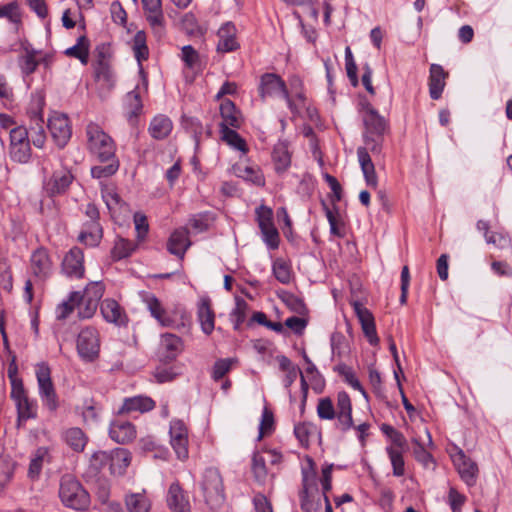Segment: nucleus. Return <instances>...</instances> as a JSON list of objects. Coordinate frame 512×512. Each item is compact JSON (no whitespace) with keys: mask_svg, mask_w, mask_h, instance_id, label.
<instances>
[{"mask_svg":"<svg viewBox=\"0 0 512 512\" xmlns=\"http://www.w3.org/2000/svg\"><path fill=\"white\" fill-rule=\"evenodd\" d=\"M363 122L365 146L373 155H380L383 147L384 134L388 128L386 119L369 103L363 104Z\"/></svg>","mask_w":512,"mask_h":512,"instance_id":"obj_1","label":"nucleus"},{"mask_svg":"<svg viewBox=\"0 0 512 512\" xmlns=\"http://www.w3.org/2000/svg\"><path fill=\"white\" fill-rule=\"evenodd\" d=\"M87 148L100 162L104 163L116 157V146L113 139L96 123L86 126Z\"/></svg>","mask_w":512,"mask_h":512,"instance_id":"obj_2","label":"nucleus"},{"mask_svg":"<svg viewBox=\"0 0 512 512\" xmlns=\"http://www.w3.org/2000/svg\"><path fill=\"white\" fill-rule=\"evenodd\" d=\"M205 503L211 512H217L225 504L224 485L221 474L216 468H207L200 483Z\"/></svg>","mask_w":512,"mask_h":512,"instance_id":"obj_3","label":"nucleus"},{"mask_svg":"<svg viewBox=\"0 0 512 512\" xmlns=\"http://www.w3.org/2000/svg\"><path fill=\"white\" fill-rule=\"evenodd\" d=\"M131 461L129 450H96L91 455V468L95 471L108 467L113 475H123Z\"/></svg>","mask_w":512,"mask_h":512,"instance_id":"obj_4","label":"nucleus"},{"mask_svg":"<svg viewBox=\"0 0 512 512\" xmlns=\"http://www.w3.org/2000/svg\"><path fill=\"white\" fill-rule=\"evenodd\" d=\"M59 496L65 506L75 510H85L90 505L88 492L71 475L61 478Z\"/></svg>","mask_w":512,"mask_h":512,"instance_id":"obj_5","label":"nucleus"},{"mask_svg":"<svg viewBox=\"0 0 512 512\" xmlns=\"http://www.w3.org/2000/svg\"><path fill=\"white\" fill-rule=\"evenodd\" d=\"M258 90L262 100L281 97L285 99L293 114L298 113L297 105L293 101L285 81L279 75L275 73L263 74L260 78Z\"/></svg>","mask_w":512,"mask_h":512,"instance_id":"obj_6","label":"nucleus"},{"mask_svg":"<svg viewBox=\"0 0 512 512\" xmlns=\"http://www.w3.org/2000/svg\"><path fill=\"white\" fill-rule=\"evenodd\" d=\"M100 346V333L95 327L86 326L80 330L76 339V349L82 361H96L99 358Z\"/></svg>","mask_w":512,"mask_h":512,"instance_id":"obj_7","label":"nucleus"},{"mask_svg":"<svg viewBox=\"0 0 512 512\" xmlns=\"http://www.w3.org/2000/svg\"><path fill=\"white\" fill-rule=\"evenodd\" d=\"M36 378L43 406L51 412L56 411L59 402L51 379V370L47 363L41 362L36 365Z\"/></svg>","mask_w":512,"mask_h":512,"instance_id":"obj_8","label":"nucleus"},{"mask_svg":"<svg viewBox=\"0 0 512 512\" xmlns=\"http://www.w3.org/2000/svg\"><path fill=\"white\" fill-rule=\"evenodd\" d=\"M10 396L15 402L18 420H27L36 416L35 405L29 400L24 389L22 380L12 379V389Z\"/></svg>","mask_w":512,"mask_h":512,"instance_id":"obj_9","label":"nucleus"},{"mask_svg":"<svg viewBox=\"0 0 512 512\" xmlns=\"http://www.w3.org/2000/svg\"><path fill=\"white\" fill-rule=\"evenodd\" d=\"M450 457L461 479L469 486L474 485L478 474L477 464L466 454L465 450H453Z\"/></svg>","mask_w":512,"mask_h":512,"instance_id":"obj_10","label":"nucleus"},{"mask_svg":"<svg viewBox=\"0 0 512 512\" xmlns=\"http://www.w3.org/2000/svg\"><path fill=\"white\" fill-rule=\"evenodd\" d=\"M148 21L153 33L161 38L165 33V18L161 0H141Z\"/></svg>","mask_w":512,"mask_h":512,"instance_id":"obj_11","label":"nucleus"},{"mask_svg":"<svg viewBox=\"0 0 512 512\" xmlns=\"http://www.w3.org/2000/svg\"><path fill=\"white\" fill-rule=\"evenodd\" d=\"M48 128L57 146L63 148L71 137L68 117L63 114H53L48 119Z\"/></svg>","mask_w":512,"mask_h":512,"instance_id":"obj_12","label":"nucleus"},{"mask_svg":"<svg viewBox=\"0 0 512 512\" xmlns=\"http://www.w3.org/2000/svg\"><path fill=\"white\" fill-rule=\"evenodd\" d=\"M183 347V341L179 336L172 333L162 334L158 348L160 360L164 362L175 360L183 351Z\"/></svg>","mask_w":512,"mask_h":512,"instance_id":"obj_13","label":"nucleus"},{"mask_svg":"<svg viewBox=\"0 0 512 512\" xmlns=\"http://www.w3.org/2000/svg\"><path fill=\"white\" fill-rule=\"evenodd\" d=\"M63 273L70 278H82L84 275V254L79 247L71 248L62 262Z\"/></svg>","mask_w":512,"mask_h":512,"instance_id":"obj_14","label":"nucleus"},{"mask_svg":"<svg viewBox=\"0 0 512 512\" xmlns=\"http://www.w3.org/2000/svg\"><path fill=\"white\" fill-rule=\"evenodd\" d=\"M100 311L106 322L116 326H126L128 317L120 304L111 298L104 299L100 304Z\"/></svg>","mask_w":512,"mask_h":512,"instance_id":"obj_15","label":"nucleus"},{"mask_svg":"<svg viewBox=\"0 0 512 512\" xmlns=\"http://www.w3.org/2000/svg\"><path fill=\"white\" fill-rule=\"evenodd\" d=\"M44 104L42 97L38 99L37 109L30 111V118L34 125L30 126V137L33 145L36 148H43L46 141L45 130L43 127L44 120L41 113V108Z\"/></svg>","mask_w":512,"mask_h":512,"instance_id":"obj_16","label":"nucleus"},{"mask_svg":"<svg viewBox=\"0 0 512 512\" xmlns=\"http://www.w3.org/2000/svg\"><path fill=\"white\" fill-rule=\"evenodd\" d=\"M143 302L146 308L149 310L151 316L159 323L162 327H171L174 325V319L167 312L162 305L161 301L153 294H146L143 297Z\"/></svg>","mask_w":512,"mask_h":512,"instance_id":"obj_17","label":"nucleus"},{"mask_svg":"<svg viewBox=\"0 0 512 512\" xmlns=\"http://www.w3.org/2000/svg\"><path fill=\"white\" fill-rule=\"evenodd\" d=\"M31 271L40 280L48 278L52 273V262L46 249L39 248L31 255Z\"/></svg>","mask_w":512,"mask_h":512,"instance_id":"obj_18","label":"nucleus"},{"mask_svg":"<svg viewBox=\"0 0 512 512\" xmlns=\"http://www.w3.org/2000/svg\"><path fill=\"white\" fill-rule=\"evenodd\" d=\"M110 438L117 444L127 445L136 437L135 426L127 421L115 420L109 428Z\"/></svg>","mask_w":512,"mask_h":512,"instance_id":"obj_19","label":"nucleus"},{"mask_svg":"<svg viewBox=\"0 0 512 512\" xmlns=\"http://www.w3.org/2000/svg\"><path fill=\"white\" fill-rule=\"evenodd\" d=\"M124 115L131 126H136L143 111V104L137 88L129 91L123 99Z\"/></svg>","mask_w":512,"mask_h":512,"instance_id":"obj_20","label":"nucleus"},{"mask_svg":"<svg viewBox=\"0 0 512 512\" xmlns=\"http://www.w3.org/2000/svg\"><path fill=\"white\" fill-rule=\"evenodd\" d=\"M279 455L276 450H257L253 455L252 470L258 482H263L267 476L266 462L276 463Z\"/></svg>","mask_w":512,"mask_h":512,"instance_id":"obj_21","label":"nucleus"},{"mask_svg":"<svg viewBox=\"0 0 512 512\" xmlns=\"http://www.w3.org/2000/svg\"><path fill=\"white\" fill-rule=\"evenodd\" d=\"M190 245L189 231L181 227L171 233L167 241V250L178 258L183 259Z\"/></svg>","mask_w":512,"mask_h":512,"instance_id":"obj_22","label":"nucleus"},{"mask_svg":"<svg viewBox=\"0 0 512 512\" xmlns=\"http://www.w3.org/2000/svg\"><path fill=\"white\" fill-rule=\"evenodd\" d=\"M236 33V26L232 22L224 23L218 30L217 50L227 53L238 49L239 43L236 39Z\"/></svg>","mask_w":512,"mask_h":512,"instance_id":"obj_23","label":"nucleus"},{"mask_svg":"<svg viewBox=\"0 0 512 512\" xmlns=\"http://www.w3.org/2000/svg\"><path fill=\"white\" fill-rule=\"evenodd\" d=\"M155 407V401L143 395L128 397L123 400L122 406L118 410L119 415L130 414L133 412L146 413Z\"/></svg>","mask_w":512,"mask_h":512,"instance_id":"obj_24","label":"nucleus"},{"mask_svg":"<svg viewBox=\"0 0 512 512\" xmlns=\"http://www.w3.org/2000/svg\"><path fill=\"white\" fill-rule=\"evenodd\" d=\"M370 150L363 147L357 148V157L360 164L364 179L369 187L376 188L378 179L375 171V166L369 155Z\"/></svg>","mask_w":512,"mask_h":512,"instance_id":"obj_25","label":"nucleus"},{"mask_svg":"<svg viewBox=\"0 0 512 512\" xmlns=\"http://www.w3.org/2000/svg\"><path fill=\"white\" fill-rule=\"evenodd\" d=\"M294 434L299 443L308 448L309 446L320 444V432L317 427L310 423L298 424L294 427Z\"/></svg>","mask_w":512,"mask_h":512,"instance_id":"obj_26","label":"nucleus"},{"mask_svg":"<svg viewBox=\"0 0 512 512\" xmlns=\"http://www.w3.org/2000/svg\"><path fill=\"white\" fill-rule=\"evenodd\" d=\"M167 503L173 512H190L189 500L178 483L171 484L168 490Z\"/></svg>","mask_w":512,"mask_h":512,"instance_id":"obj_27","label":"nucleus"},{"mask_svg":"<svg viewBox=\"0 0 512 512\" xmlns=\"http://www.w3.org/2000/svg\"><path fill=\"white\" fill-rule=\"evenodd\" d=\"M103 236V231L98 221H87L83 224L78 240L86 246L96 247Z\"/></svg>","mask_w":512,"mask_h":512,"instance_id":"obj_28","label":"nucleus"},{"mask_svg":"<svg viewBox=\"0 0 512 512\" xmlns=\"http://www.w3.org/2000/svg\"><path fill=\"white\" fill-rule=\"evenodd\" d=\"M446 73L442 66L432 64L430 67L429 93L430 97L437 100L441 97L445 86Z\"/></svg>","mask_w":512,"mask_h":512,"instance_id":"obj_29","label":"nucleus"},{"mask_svg":"<svg viewBox=\"0 0 512 512\" xmlns=\"http://www.w3.org/2000/svg\"><path fill=\"white\" fill-rule=\"evenodd\" d=\"M170 444L173 448H187L188 430L182 420L173 419L170 422Z\"/></svg>","mask_w":512,"mask_h":512,"instance_id":"obj_30","label":"nucleus"},{"mask_svg":"<svg viewBox=\"0 0 512 512\" xmlns=\"http://www.w3.org/2000/svg\"><path fill=\"white\" fill-rule=\"evenodd\" d=\"M172 121L165 115L155 116L149 125L150 135L157 140L165 139L172 131Z\"/></svg>","mask_w":512,"mask_h":512,"instance_id":"obj_31","label":"nucleus"},{"mask_svg":"<svg viewBox=\"0 0 512 512\" xmlns=\"http://www.w3.org/2000/svg\"><path fill=\"white\" fill-rule=\"evenodd\" d=\"M272 159L277 173H282L291 164V155L286 142L279 141L273 148Z\"/></svg>","mask_w":512,"mask_h":512,"instance_id":"obj_32","label":"nucleus"},{"mask_svg":"<svg viewBox=\"0 0 512 512\" xmlns=\"http://www.w3.org/2000/svg\"><path fill=\"white\" fill-rule=\"evenodd\" d=\"M39 55L40 51L31 46L24 47V54L21 55L18 60L23 75L28 76L36 71L39 65Z\"/></svg>","mask_w":512,"mask_h":512,"instance_id":"obj_33","label":"nucleus"},{"mask_svg":"<svg viewBox=\"0 0 512 512\" xmlns=\"http://www.w3.org/2000/svg\"><path fill=\"white\" fill-rule=\"evenodd\" d=\"M277 361L279 363L280 370L285 373L282 380L283 385L286 389H289L300 375L301 370L298 366L294 365L288 357L284 355L278 356Z\"/></svg>","mask_w":512,"mask_h":512,"instance_id":"obj_34","label":"nucleus"},{"mask_svg":"<svg viewBox=\"0 0 512 512\" xmlns=\"http://www.w3.org/2000/svg\"><path fill=\"white\" fill-rule=\"evenodd\" d=\"M220 114L222 117L220 129H224V127L230 128L239 126V118L237 116L236 107L232 101L226 99L221 103Z\"/></svg>","mask_w":512,"mask_h":512,"instance_id":"obj_35","label":"nucleus"},{"mask_svg":"<svg viewBox=\"0 0 512 512\" xmlns=\"http://www.w3.org/2000/svg\"><path fill=\"white\" fill-rule=\"evenodd\" d=\"M128 512H149L151 503L145 493H130L125 497Z\"/></svg>","mask_w":512,"mask_h":512,"instance_id":"obj_36","label":"nucleus"},{"mask_svg":"<svg viewBox=\"0 0 512 512\" xmlns=\"http://www.w3.org/2000/svg\"><path fill=\"white\" fill-rule=\"evenodd\" d=\"M64 53L69 57L79 59L82 64L86 65L89 60L88 39L85 36L78 37L76 44L67 48Z\"/></svg>","mask_w":512,"mask_h":512,"instance_id":"obj_37","label":"nucleus"},{"mask_svg":"<svg viewBox=\"0 0 512 512\" xmlns=\"http://www.w3.org/2000/svg\"><path fill=\"white\" fill-rule=\"evenodd\" d=\"M72 180L73 176L69 171L56 172L48 183L49 190L52 194L64 193Z\"/></svg>","mask_w":512,"mask_h":512,"instance_id":"obj_38","label":"nucleus"},{"mask_svg":"<svg viewBox=\"0 0 512 512\" xmlns=\"http://www.w3.org/2000/svg\"><path fill=\"white\" fill-rule=\"evenodd\" d=\"M198 319L202 331L210 335L214 330V312L210 308L208 301H203L198 308Z\"/></svg>","mask_w":512,"mask_h":512,"instance_id":"obj_39","label":"nucleus"},{"mask_svg":"<svg viewBox=\"0 0 512 512\" xmlns=\"http://www.w3.org/2000/svg\"><path fill=\"white\" fill-rule=\"evenodd\" d=\"M63 440L70 448H85L88 444V437L83 430L78 427L67 429L63 433Z\"/></svg>","mask_w":512,"mask_h":512,"instance_id":"obj_40","label":"nucleus"},{"mask_svg":"<svg viewBox=\"0 0 512 512\" xmlns=\"http://www.w3.org/2000/svg\"><path fill=\"white\" fill-rule=\"evenodd\" d=\"M95 78L108 88H112L115 83L114 73L104 58L100 59L95 66Z\"/></svg>","mask_w":512,"mask_h":512,"instance_id":"obj_41","label":"nucleus"},{"mask_svg":"<svg viewBox=\"0 0 512 512\" xmlns=\"http://www.w3.org/2000/svg\"><path fill=\"white\" fill-rule=\"evenodd\" d=\"M275 429L274 414L268 406H264L258 428L257 440L270 435Z\"/></svg>","mask_w":512,"mask_h":512,"instance_id":"obj_42","label":"nucleus"},{"mask_svg":"<svg viewBox=\"0 0 512 512\" xmlns=\"http://www.w3.org/2000/svg\"><path fill=\"white\" fill-rule=\"evenodd\" d=\"M132 49L135 55V58L137 59L138 63L140 64L142 61H145L148 59L149 56V49L146 44V34L144 31H138L133 37L132 40Z\"/></svg>","mask_w":512,"mask_h":512,"instance_id":"obj_43","label":"nucleus"},{"mask_svg":"<svg viewBox=\"0 0 512 512\" xmlns=\"http://www.w3.org/2000/svg\"><path fill=\"white\" fill-rule=\"evenodd\" d=\"M50 461V456L47 450H38L33 458H31L28 477L32 480L37 479L42 470L43 464Z\"/></svg>","mask_w":512,"mask_h":512,"instance_id":"obj_44","label":"nucleus"},{"mask_svg":"<svg viewBox=\"0 0 512 512\" xmlns=\"http://www.w3.org/2000/svg\"><path fill=\"white\" fill-rule=\"evenodd\" d=\"M107 165H96L91 168V176L95 179L108 178L114 175L119 169V160L117 157L108 160Z\"/></svg>","mask_w":512,"mask_h":512,"instance_id":"obj_45","label":"nucleus"},{"mask_svg":"<svg viewBox=\"0 0 512 512\" xmlns=\"http://www.w3.org/2000/svg\"><path fill=\"white\" fill-rule=\"evenodd\" d=\"M222 139L228 145L241 151L242 153H246L248 151L246 142L241 136L233 129L224 127L221 129Z\"/></svg>","mask_w":512,"mask_h":512,"instance_id":"obj_46","label":"nucleus"},{"mask_svg":"<svg viewBox=\"0 0 512 512\" xmlns=\"http://www.w3.org/2000/svg\"><path fill=\"white\" fill-rule=\"evenodd\" d=\"M275 278L282 284H289L292 279L291 266L283 259H276L272 265Z\"/></svg>","mask_w":512,"mask_h":512,"instance_id":"obj_47","label":"nucleus"},{"mask_svg":"<svg viewBox=\"0 0 512 512\" xmlns=\"http://www.w3.org/2000/svg\"><path fill=\"white\" fill-rule=\"evenodd\" d=\"M10 157L13 161L26 164L31 159L30 142H22V144L10 145Z\"/></svg>","mask_w":512,"mask_h":512,"instance_id":"obj_48","label":"nucleus"},{"mask_svg":"<svg viewBox=\"0 0 512 512\" xmlns=\"http://www.w3.org/2000/svg\"><path fill=\"white\" fill-rule=\"evenodd\" d=\"M80 300V292H72L66 301L60 303L56 308V318L58 320H64L73 312L76 308V302Z\"/></svg>","mask_w":512,"mask_h":512,"instance_id":"obj_49","label":"nucleus"},{"mask_svg":"<svg viewBox=\"0 0 512 512\" xmlns=\"http://www.w3.org/2000/svg\"><path fill=\"white\" fill-rule=\"evenodd\" d=\"M134 250L135 245L133 242L124 238H119L116 240L114 247L112 248L111 255L114 260L118 261L130 256Z\"/></svg>","mask_w":512,"mask_h":512,"instance_id":"obj_50","label":"nucleus"},{"mask_svg":"<svg viewBox=\"0 0 512 512\" xmlns=\"http://www.w3.org/2000/svg\"><path fill=\"white\" fill-rule=\"evenodd\" d=\"M15 463L8 455L0 456V486L3 488L12 478Z\"/></svg>","mask_w":512,"mask_h":512,"instance_id":"obj_51","label":"nucleus"},{"mask_svg":"<svg viewBox=\"0 0 512 512\" xmlns=\"http://www.w3.org/2000/svg\"><path fill=\"white\" fill-rule=\"evenodd\" d=\"M303 488L307 492L308 489L315 484L316 467L312 458L306 457L302 465Z\"/></svg>","mask_w":512,"mask_h":512,"instance_id":"obj_52","label":"nucleus"},{"mask_svg":"<svg viewBox=\"0 0 512 512\" xmlns=\"http://www.w3.org/2000/svg\"><path fill=\"white\" fill-rule=\"evenodd\" d=\"M255 214L260 231L275 226L273 222V211L271 208L261 205L256 208Z\"/></svg>","mask_w":512,"mask_h":512,"instance_id":"obj_53","label":"nucleus"},{"mask_svg":"<svg viewBox=\"0 0 512 512\" xmlns=\"http://www.w3.org/2000/svg\"><path fill=\"white\" fill-rule=\"evenodd\" d=\"M182 27L190 35L198 36L203 35L206 31L203 28L193 13H186L182 18Z\"/></svg>","mask_w":512,"mask_h":512,"instance_id":"obj_54","label":"nucleus"},{"mask_svg":"<svg viewBox=\"0 0 512 512\" xmlns=\"http://www.w3.org/2000/svg\"><path fill=\"white\" fill-rule=\"evenodd\" d=\"M238 176L256 184L258 186H262L265 183L263 175L259 172L258 169L252 166L238 167Z\"/></svg>","mask_w":512,"mask_h":512,"instance_id":"obj_55","label":"nucleus"},{"mask_svg":"<svg viewBox=\"0 0 512 512\" xmlns=\"http://www.w3.org/2000/svg\"><path fill=\"white\" fill-rule=\"evenodd\" d=\"M345 67L351 85L356 87L358 85L357 65L350 47L345 49Z\"/></svg>","mask_w":512,"mask_h":512,"instance_id":"obj_56","label":"nucleus"},{"mask_svg":"<svg viewBox=\"0 0 512 512\" xmlns=\"http://www.w3.org/2000/svg\"><path fill=\"white\" fill-rule=\"evenodd\" d=\"M317 414L319 418L323 420H332L335 418L336 412L329 397L319 399Z\"/></svg>","mask_w":512,"mask_h":512,"instance_id":"obj_57","label":"nucleus"},{"mask_svg":"<svg viewBox=\"0 0 512 512\" xmlns=\"http://www.w3.org/2000/svg\"><path fill=\"white\" fill-rule=\"evenodd\" d=\"M100 409L96 406L93 399L85 400L81 408V414L84 422L95 423L98 421Z\"/></svg>","mask_w":512,"mask_h":512,"instance_id":"obj_58","label":"nucleus"},{"mask_svg":"<svg viewBox=\"0 0 512 512\" xmlns=\"http://www.w3.org/2000/svg\"><path fill=\"white\" fill-rule=\"evenodd\" d=\"M98 305L99 304L94 303L93 301L85 300V298L80 295V300L76 302L78 316L82 319L91 318L96 312Z\"/></svg>","mask_w":512,"mask_h":512,"instance_id":"obj_59","label":"nucleus"},{"mask_svg":"<svg viewBox=\"0 0 512 512\" xmlns=\"http://www.w3.org/2000/svg\"><path fill=\"white\" fill-rule=\"evenodd\" d=\"M104 294V285L101 282H92L84 290V293L81 294L85 298V300L93 301L94 303L99 304V300L102 298Z\"/></svg>","mask_w":512,"mask_h":512,"instance_id":"obj_60","label":"nucleus"},{"mask_svg":"<svg viewBox=\"0 0 512 512\" xmlns=\"http://www.w3.org/2000/svg\"><path fill=\"white\" fill-rule=\"evenodd\" d=\"M262 240L270 250H276L279 247L280 235L275 226L261 231Z\"/></svg>","mask_w":512,"mask_h":512,"instance_id":"obj_61","label":"nucleus"},{"mask_svg":"<svg viewBox=\"0 0 512 512\" xmlns=\"http://www.w3.org/2000/svg\"><path fill=\"white\" fill-rule=\"evenodd\" d=\"M233 359L226 358L217 360L213 366L212 378L215 381L222 379L231 369Z\"/></svg>","mask_w":512,"mask_h":512,"instance_id":"obj_62","label":"nucleus"},{"mask_svg":"<svg viewBox=\"0 0 512 512\" xmlns=\"http://www.w3.org/2000/svg\"><path fill=\"white\" fill-rule=\"evenodd\" d=\"M381 431L390 439L392 444L398 448H403L405 444V438L398 430L388 424H382Z\"/></svg>","mask_w":512,"mask_h":512,"instance_id":"obj_63","label":"nucleus"},{"mask_svg":"<svg viewBox=\"0 0 512 512\" xmlns=\"http://www.w3.org/2000/svg\"><path fill=\"white\" fill-rule=\"evenodd\" d=\"M247 303L243 299L236 300V306L231 313L232 320L234 322V328L239 329L246 318L245 310Z\"/></svg>","mask_w":512,"mask_h":512,"instance_id":"obj_64","label":"nucleus"}]
</instances>
